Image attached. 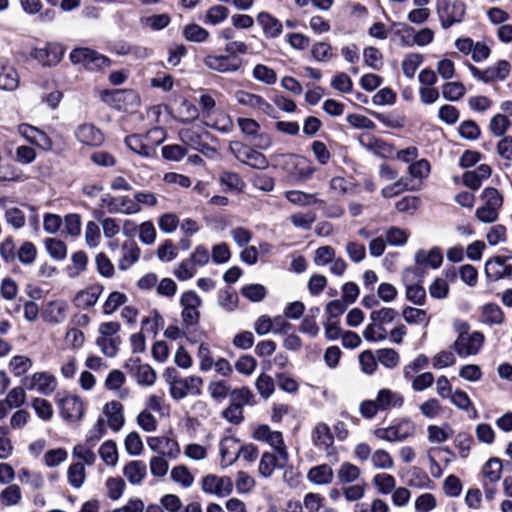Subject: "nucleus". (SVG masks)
<instances>
[{
  "label": "nucleus",
  "mask_w": 512,
  "mask_h": 512,
  "mask_svg": "<svg viewBox=\"0 0 512 512\" xmlns=\"http://www.w3.org/2000/svg\"><path fill=\"white\" fill-rule=\"evenodd\" d=\"M45 247L48 254L55 260H63L67 255L66 244L56 238L46 239Z\"/></svg>",
  "instance_id": "nucleus-59"
},
{
  "label": "nucleus",
  "mask_w": 512,
  "mask_h": 512,
  "mask_svg": "<svg viewBox=\"0 0 512 512\" xmlns=\"http://www.w3.org/2000/svg\"><path fill=\"white\" fill-rule=\"evenodd\" d=\"M485 275L490 281L512 278V255H496L485 263Z\"/></svg>",
  "instance_id": "nucleus-9"
},
{
  "label": "nucleus",
  "mask_w": 512,
  "mask_h": 512,
  "mask_svg": "<svg viewBox=\"0 0 512 512\" xmlns=\"http://www.w3.org/2000/svg\"><path fill=\"white\" fill-rule=\"evenodd\" d=\"M139 385L152 386L157 378L155 370L148 364L142 363L139 358L129 359L125 364Z\"/></svg>",
  "instance_id": "nucleus-17"
},
{
  "label": "nucleus",
  "mask_w": 512,
  "mask_h": 512,
  "mask_svg": "<svg viewBox=\"0 0 512 512\" xmlns=\"http://www.w3.org/2000/svg\"><path fill=\"white\" fill-rule=\"evenodd\" d=\"M466 6L462 1L448 2L441 0L438 4V13L443 28H449L455 23L462 21Z\"/></svg>",
  "instance_id": "nucleus-12"
},
{
  "label": "nucleus",
  "mask_w": 512,
  "mask_h": 512,
  "mask_svg": "<svg viewBox=\"0 0 512 512\" xmlns=\"http://www.w3.org/2000/svg\"><path fill=\"white\" fill-rule=\"evenodd\" d=\"M253 438L257 441L267 443L277 452L281 461L288 462L289 455L287 447L280 431H274L268 425L262 424L254 429Z\"/></svg>",
  "instance_id": "nucleus-6"
},
{
  "label": "nucleus",
  "mask_w": 512,
  "mask_h": 512,
  "mask_svg": "<svg viewBox=\"0 0 512 512\" xmlns=\"http://www.w3.org/2000/svg\"><path fill=\"white\" fill-rule=\"evenodd\" d=\"M163 141V132L155 128L148 131L145 135L133 134L125 138V143L129 149L142 157H152L155 149Z\"/></svg>",
  "instance_id": "nucleus-3"
},
{
  "label": "nucleus",
  "mask_w": 512,
  "mask_h": 512,
  "mask_svg": "<svg viewBox=\"0 0 512 512\" xmlns=\"http://www.w3.org/2000/svg\"><path fill=\"white\" fill-rule=\"evenodd\" d=\"M67 478L72 487L76 489L82 487L86 478L84 464L80 462L71 464L67 471Z\"/></svg>",
  "instance_id": "nucleus-48"
},
{
  "label": "nucleus",
  "mask_w": 512,
  "mask_h": 512,
  "mask_svg": "<svg viewBox=\"0 0 512 512\" xmlns=\"http://www.w3.org/2000/svg\"><path fill=\"white\" fill-rule=\"evenodd\" d=\"M385 324L378 321H371L363 331V337L369 342H380L388 338V331Z\"/></svg>",
  "instance_id": "nucleus-41"
},
{
  "label": "nucleus",
  "mask_w": 512,
  "mask_h": 512,
  "mask_svg": "<svg viewBox=\"0 0 512 512\" xmlns=\"http://www.w3.org/2000/svg\"><path fill=\"white\" fill-rule=\"evenodd\" d=\"M203 62L208 69L219 73L237 72L241 67V60L232 55L209 54Z\"/></svg>",
  "instance_id": "nucleus-14"
},
{
  "label": "nucleus",
  "mask_w": 512,
  "mask_h": 512,
  "mask_svg": "<svg viewBox=\"0 0 512 512\" xmlns=\"http://www.w3.org/2000/svg\"><path fill=\"white\" fill-rule=\"evenodd\" d=\"M373 483L381 494L391 493L396 486L395 478L392 475L386 473L375 475L373 478Z\"/></svg>",
  "instance_id": "nucleus-60"
},
{
  "label": "nucleus",
  "mask_w": 512,
  "mask_h": 512,
  "mask_svg": "<svg viewBox=\"0 0 512 512\" xmlns=\"http://www.w3.org/2000/svg\"><path fill=\"white\" fill-rule=\"evenodd\" d=\"M31 406L39 418L49 421L54 415L52 404L45 398L35 397L32 399Z\"/></svg>",
  "instance_id": "nucleus-49"
},
{
  "label": "nucleus",
  "mask_w": 512,
  "mask_h": 512,
  "mask_svg": "<svg viewBox=\"0 0 512 512\" xmlns=\"http://www.w3.org/2000/svg\"><path fill=\"white\" fill-rule=\"evenodd\" d=\"M104 287L101 284L90 285L76 293L73 303L77 308L89 309L96 305Z\"/></svg>",
  "instance_id": "nucleus-21"
},
{
  "label": "nucleus",
  "mask_w": 512,
  "mask_h": 512,
  "mask_svg": "<svg viewBox=\"0 0 512 512\" xmlns=\"http://www.w3.org/2000/svg\"><path fill=\"white\" fill-rule=\"evenodd\" d=\"M234 99L239 105L248 107L254 110H261L268 112L271 105L260 95L250 93L245 90H237L234 93Z\"/></svg>",
  "instance_id": "nucleus-25"
},
{
  "label": "nucleus",
  "mask_w": 512,
  "mask_h": 512,
  "mask_svg": "<svg viewBox=\"0 0 512 512\" xmlns=\"http://www.w3.org/2000/svg\"><path fill=\"white\" fill-rule=\"evenodd\" d=\"M365 488V481H360L357 483L342 486V493L347 501L354 502L363 498L365 494Z\"/></svg>",
  "instance_id": "nucleus-61"
},
{
  "label": "nucleus",
  "mask_w": 512,
  "mask_h": 512,
  "mask_svg": "<svg viewBox=\"0 0 512 512\" xmlns=\"http://www.w3.org/2000/svg\"><path fill=\"white\" fill-rule=\"evenodd\" d=\"M252 77L259 82H262L266 85H273L277 81L276 72L264 65V64H256L252 69Z\"/></svg>",
  "instance_id": "nucleus-47"
},
{
  "label": "nucleus",
  "mask_w": 512,
  "mask_h": 512,
  "mask_svg": "<svg viewBox=\"0 0 512 512\" xmlns=\"http://www.w3.org/2000/svg\"><path fill=\"white\" fill-rule=\"evenodd\" d=\"M481 321L489 325H500L504 321V313L495 303L485 304L481 308Z\"/></svg>",
  "instance_id": "nucleus-37"
},
{
  "label": "nucleus",
  "mask_w": 512,
  "mask_h": 512,
  "mask_svg": "<svg viewBox=\"0 0 512 512\" xmlns=\"http://www.w3.org/2000/svg\"><path fill=\"white\" fill-rule=\"evenodd\" d=\"M502 461L499 458H490L482 468L484 482L496 484L502 475Z\"/></svg>",
  "instance_id": "nucleus-38"
},
{
  "label": "nucleus",
  "mask_w": 512,
  "mask_h": 512,
  "mask_svg": "<svg viewBox=\"0 0 512 512\" xmlns=\"http://www.w3.org/2000/svg\"><path fill=\"white\" fill-rule=\"evenodd\" d=\"M147 474V466L143 461L132 460L123 467V475L132 485H140Z\"/></svg>",
  "instance_id": "nucleus-32"
},
{
  "label": "nucleus",
  "mask_w": 512,
  "mask_h": 512,
  "mask_svg": "<svg viewBox=\"0 0 512 512\" xmlns=\"http://www.w3.org/2000/svg\"><path fill=\"white\" fill-rule=\"evenodd\" d=\"M31 56L42 66H54L61 61L63 49L57 45H49L45 48H35L32 50Z\"/></svg>",
  "instance_id": "nucleus-23"
},
{
  "label": "nucleus",
  "mask_w": 512,
  "mask_h": 512,
  "mask_svg": "<svg viewBox=\"0 0 512 512\" xmlns=\"http://www.w3.org/2000/svg\"><path fill=\"white\" fill-rule=\"evenodd\" d=\"M334 471L326 463L311 467L307 472V480L315 485L325 486L332 483Z\"/></svg>",
  "instance_id": "nucleus-31"
},
{
  "label": "nucleus",
  "mask_w": 512,
  "mask_h": 512,
  "mask_svg": "<svg viewBox=\"0 0 512 512\" xmlns=\"http://www.w3.org/2000/svg\"><path fill=\"white\" fill-rule=\"evenodd\" d=\"M219 180L221 185L225 186L229 191L239 193L245 187L244 181L236 172L224 171L220 174Z\"/></svg>",
  "instance_id": "nucleus-45"
},
{
  "label": "nucleus",
  "mask_w": 512,
  "mask_h": 512,
  "mask_svg": "<svg viewBox=\"0 0 512 512\" xmlns=\"http://www.w3.org/2000/svg\"><path fill=\"white\" fill-rule=\"evenodd\" d=\"M60 414L69 422L79 421L84 413L83 402L76 396H66L58 400Z\"/></svg>",
  "instance_id": "nucleus-19"
},
{
  "label": "nucleus",
  "mask_w": 512,
  "mask_h": 512,
  "mask_svg": "<svg viewBox=\"0 0 512 512\" xmlns=\"http://www.w3.org/2000/svg\"><path fill=\"white\" fill-rule=\"evenodd\" d=\"M69 59L72 64L81 65L91 72L104 70L111 64L109 58L88 47L74 48L69 54Z\"/></svg>",
  "instance_id": "nucleus-4"
},
{
  "label": "nucleus",
  "mask_w": 512,
  "mask_h": 512,
  "mask_svg": "<svg viewBox=\"0 0 512 512\" xmlns=\"http://www.w3.org/2000/svg\"><path fill=\"white\" fill-rule=\"evenodd\" d=\"M415 433V426L409 420H403L396 425L385 428H377L374 435L383 441L401 442Z\"/></svg>",
  "instance_id": "nucleus-10"
},
{
  "label": "nucleus",
  "mask_w": 512,
  "mask_h": 512,
  "mask_svg": "<svg viewBox=\"0 0 512 512\" xmlns=\"http://www.w3.org/2000/svg\"><path fill=\"white\" fill-rule=\"evenodd\" d=\"M141 249L134 241L124 242L121 246V257L118 262L120 270L125 271L133 266L140 258Z\"/></svg>",
  "instance_id": "nucleus-30"
},
{
  "label": "nucleus",
  "mask_w": 512,
  "mask_h": 512,
  "mask_svg": "<svg viewBox=\"0 0 512 512\" xmlns=\"http://www.w3.org/2000/svg\"><path fill=\"white\" fill-rule=\"evenodd\" d=\"M367 148L375 155L383 158H393L395 149L390 144L382 141L381 139L371 138L367 144Z\"/></svg>",
  "instance_id": "nucleus-55"
},
{
  "label": "nucleus",
  "mask_w": 512,
  "mask_h": 512,
  "mask_svg": "<svg viewBox=\"0 0 512 512\" xmlns=\"http://www.w3.org/2000/svg\"><path fill=\"white\" fill-rule=\"evenodd\" d=\"M126 301V294L119 291L110 293L103 304V313L106 315L114 313L120 306L124 305Z\"/></svg>",
  "instance_id": "nucleus-57"
},
{
  "label": "nucleus",
  "mask_w": 512,
  "mask_h": 512,
  "mask_svg": "<svg viewBox=\"0 0 512 512\" xmlns=\"http://www.w3.org/2000/svg\"><path fill=\"white\" fill-rule=\"evenodd\" d=\"M164 376L169 385L170 395L176 401L188 395L201 394L203 380L198 376L178 377L174 369H167Z\"/></svg>",
  "instance_id": "nucleus-2"
},
{
  "label": "nucleus",
  "mask_w": 512,
  "mask_h": 512,
  "mask_svg": "<svg viewBox=\"0 0 512 512\" xmlns=\"http://www.w3.org/2000/svg\"><path fill=\"white\" fill-rule=\"evenodd\" d=\"M170 476L174 482L181 484L184 488L192 486L194 482L193 475L184 465L173 467Z\"/></svg>",
  "instance_id": "nucleus-56"
},
{
  "label": "nucleus",
  "mask_w": 512,
  "mask_h": 512,
  "mask_svg": "<svg viewBox=\"0 0 512 512\" xmlns=\"http://www.w3.org/2000/svg\"><path fill=\"white\" fill-rule=\"evenodd\" d=\"M402 317L407 324L410 325H425L427 326L430 321V317L427 312L423 309L406 306L402 310Z\"/></svg>",
  "instance_id": "nucleus-39"
},
{
  "label": "nucleus",
  "mask_w": 512,
  "mask_h": 512,
  "mask_svg": "<svg viewBox=\"0 0 512 512\" xmlns=\"http://www.w3.org/2000/svg\"><path fill=\"white\" fill-rule=\"evenodd\" d=\"M466 92L461 82H447L442 86V96L449 101H458Z\"/></svg>",
  "instance_id": "nucleus-52"
},
{
  "label": "nucleus",
  "mask_w": 512,
  "mask_h": 512,
  "mask_svg": "<svg viewBox=\"0 0 512 512\" xmlns=\"http://www.w3.org/2000/svg\"><path fill=\"white\" fill-rule=\"evenodd\" d=\"M219 451L222 467H229L240 457V441L232 436L223 437L219 443Z\"/></svg>",
  "instance_id": "nucleus-20"
},
{
  "label": "nucleus",
  "mask_w": 512,
  "mask_h": 512,
  "mask_svg": "<svg viewBox=\"0 0 512 512\" xmlns=\"http://www.w3.org/2000/svg\"><path fill=\"white\" fill-rule=\"evenodd\" d=\"M19 85V76L15 69L4 68L0 72V89L13 91Z\"/></svg>",
  "instance_id": "nucleus-54"
},
{
  "label": "nucleus",
  "mask_w": 512,
  "mask_h": 512,
  "mask_svg": "<svg viewBox=\"0 0 512 512\" xmlns=\"http://www.w3.org/2000/svg\"><path fill=\"white\" fill-rule=\"evenodd\" d=\"M21 384L29 391L36 390L41 395L49 396L56 391L58 381L52 373L39 371L24 377Z\"/></svg>",
  "instance_id": "nucleus-7"
},
{
  "label": "nucleus",
  "mask_w": 512,
  "mask_h": 512,
  "mask_svg": "<svg viewBox=\"0 0 512 512\" xmlns=\"http://www.w3.org/2000/svg\"><path fill=\"white\" fill-rule=\"evenodd\" d=\"M285 165L288 172L299 181L309 180L316 171L311 160L297 154L287 155Z\"/></svg>",
  "instance_id": "nucleus-11"
},
{
  "label": "nucleus",
  "mask_w": 512,
  "mask_h": 512,
  "mask_svg": "<svg viewBox=\"0 0 512 512\" xmlns=\"http://www.w3.org/2000/svg\"><path fill=\"white\" fill-rule=\"evenodd\" d=\"M181 319L185 327L198 324L200 320L201 298L194 291H186L180 297Z\"/></svg>",
  "instance_id": "nucleus-8"
},
{
  "label": "nucleus",
  "mask_w": 512,
  "mask_h": 512,
  "mask_svg": "<svg viewBox=\"0 0 512 512\" xmlns=\"http://www.w3.org/2000/svg\"><path fill=\"white\" fill-rule=\"evenodd\" d=\"M101 459L109 466H115L118 462V451L115 442L108 440L99 448Z\"/></svg>",
  "instance_id": "nucleus-58"
},
{
  "label": "nucleus",
  "mask_w": 512,
  "mask_h": 512,
  "mask_svg": "<svg viewBox=\"0 0 512 512\" xmlns=\"http://www.w3.org/2000/svg\"><path fill=\"white\" fill-rule=\"evenodd\" d=\"M21 500L22 491L17 484H10L0 492V502L5 507L16 506Z\"/></svg>",
  "instance_id": "nucleus-43"
},
{
  "label": "nucleus",
  "mask_w": 512,
  "mask_h": 512,
  "mask_svg": "<svg viewBox=\"0 0 512 512\" xmlns=\"http://www.w3.org/2000/svg\"><path fill=\"white\" fill-rule=\"evenodd\" d=\"M105 487L107 490V496L111 500H118L124 493L126 484L120 477H109L105 481Z\"/></svg>",
  "instance_id": "nucleus-53"
},
{
  "label": "nucleus",
  "mask_w": 512,
  "mask_h": 512,
  "mask_svg": "<svg viewBox=\"0 0 512 512\" xmlns=\"http://www.w3.org/2000/svg\"><path fill=\"white\" fill-rule=\"evenodd\" d=\"M26 179V175L15 166L6 165L0 168V185L6 182H22Z\"/></svg>",
  "instance_id": "nucleus-51"
},
{
  "label": "nucleus",
  "mask_w": 512,
  "mask_h": 512,
  "mask_svg": "<svg viewBox=\"0 0 512 512\" xmlns=\"http://www.w3.org/2000/svg\"><path fill=\"white\" fill-rule=\"evenodd\" d=\"M256 20L266 38H277L283 32L281 21L268 12L258 13Z\"/></svg>",
  "instance_id": "nucleus-24"
},
{
  "label": "nucleus",
  "mask_w": 512,
  "mask_h": 512,
  "mask_svg": "<svg viewBox=\"0 0 512 512\" xmlns=\"http://www.w3.org/2000/svg\"><path fill=\"white\" fill-rule=\"evenodd\" d=\"M238 149H234L231 146V151L234 156L242 163L255 168V169H266L269 166V162L264 154L254 149H251L240 143H235Z\"/></svg>",
  "instance_id": "nucleus-15"
},
{
  "label": "nucleus",
  "mask_w": 512,
  "mask_h": 512,
  "mask_svg": "<svg viewBox=\"0 0 512 512\" xmlns=\"http://www.w3.org/2000/svg\"><path fill=\"white\" fill-rule=\"evenodd\" d=\"M33 366L32 360L24 355L13 356L9 363L8 369L15 377L25 375Z\"/></svg>",
  "instance_id": "nucleus-42"
},
{
  "label": "nucleus",
  "mask_w": 512,
  "mask_h": 512,
  "mask_svg": "<svg viewBox=\"0 0 512 512\" xmlns=\"http://www.w3.org/2000/svg\"><path fill=\"white\" fill-rule=\"evenodd\" d=\"M361 474V469L357 465L348 461L341 463L336 471L337 481L341 486L364 481L361 478Z\"/></svg>",
  "instance_id": "nucleus-29"
},
{
  "label": "nucleus",
  "mask_w": 512,
  "mask_h": 512,
  "mask_svg": "<svg viewBox=\"0 0 512 512\" xmlns=\"http://www.w3.org/2000/svg\"><path fill=\"white\" fill-rule=\"evenodd\" d=\"M205 124L222 133H229L233 130L234 124L231 117L224 111L217 110L211 114V118H204Z\"/></svg>",
  "instance_id": "nucleus-34"
},
{
  "label": "nucleus",
  "mask_w": 512,
  "mask_h": 512,
  "mask_svg": "<svg viewBox=\"0 0 512 512\" xmlns=\"http://www.w3.org/2000/svg\"><path fill=\"white\" fill-rule=\"evenodd\" d=\"M359 363L363 373L367 375L373 374L378 367L376 353L374 354L371 350L361 352L359 355Z\"/></svg>",
  "instance_id": "nucleus-63"
},
{
  "label": "nucleus",
  "mask_w": 512,
  "mask_h": 512,
  "mask_svg": "<svg viewBox=\"0 0 512 512\" xmlns=\"http://www.w3.org/2000/svg\"><path fill=\"white\" fill-rule=\"evenodd\" d=\"M453 433L454 431L448 423L441 426L429 425L427 427V438L429 442L434 444L444 443L453 436Z\"/></svg>",
  "instance_id": "nucleus-36"
},
{
  "label": "nucleus",
  "mask_w": 512,
  "mask_h": 512,
  "mask_svg": "<svg viewBox=\"0 0 512 512\" xmlns=\"http://www.w3.org/2000/svg\"><path fill=\"white\" fill-rule=\"evenodd\" d=\"M404 404L401 393L389 388H382L377 392L375 399L364 400L359 406L360 414L366 419H372L378 412L399 409Z\"/></svg>",
  "instance_id": "nucleus-1"
},
{
  "label": "nucleus",
  "mask_w": 512,
  "mask_h": 512,
  "mask_svg": "<svg viewBox=\"0 0 512 512\" xmlns=\"http://www.w3.org/2000/svg\"><path fill=\"white\" fill-rule=\"evenodd\" d=\"M378 363L387 369H394L400 363L399 353L392 348H382L376 351Z\"/></svg>",
  "instance_id": "nucleus-46"
},
{
  "label": "nucleus",
  "mask_w": 512,
  "mask_h": 512,
  "mask_svg": "<svg viewBox=\"0 0 512 512\" xmlns=\"http://www.w3.org/2000/svg\"><path fill=\"white\" fill-rule=\"evenodd\" d=\"M202 490L208 494L225 497L233 491V482L230 477L210 474L202 479Z\"/></svg>",
  "instance_id": "nucleus-16"
},
{
  "label": "nucleus",
  "mask_w": 512,
  "mask_h": 512,
  "mask_svg": "<svg viewBox=\"0 0 512 512\" xmlns=\"http://www.w3.org/2000/svg\"><path fill=\"white\" fill-rule=\"evenodd\" d=\"M484 340V335L481 332L474 331L470 335L456 338L453 348L460 357L476 355L482 349Z\"/></svg>",
  "instance_id": "nucleus-13"
},
{
  "label": "nucleus",
  "mask_w": 512,
  "mask_h": 512,
  "mask_svg": "<svg viewBox=\"0 0 512 512\" xmlns=\"http://www.w3.org/2000/svg\"><path fill=\"white\" fill-rule=\"evenodd\" d=\"M18 130L22 137L43 150H50L53 146L51 138L34 126L21 124Z\"/></svg>",
  "instance_id": "nucleus-22"
},
{
  "label": "nucleus",
  "mask_w": 512,
  "mask_h": 512,
  "mask_svg": "<svg viewBox=\"0 0 512 512\" xmlns=\"http://www.w3.org/2000/svg\"><path fill=\"white\" fill-rule=\"evenodd\" d=\"M443 255L438 247H433L429 251L418 250L415 253V262L422 266H428L436 269L441 266Z\"/></svg>",
  "instance_id": "nucleus-33"
},
{
  "label": "nucleus",
  "mask_w": 512,
  "mask_h": 512,
  "mask_svg": "<svg viewBox=\"0 0 512 512\" xmlns=\"http://www.w3.org/2000/svg\"><path fill=\"white\" fill-rule=\"evenodd\" d=\"M88 257L85 252L77 251L71 256V264L67 267V274L75 278L87 269Z\"/></svg>",
  "instance_id": "nucleus-44"
},
{
  "label": "nucleus",
  "mask_w": 512,
  "mask_h": 512,
  "mask_svg": "<svg viewBox=\"0 0 512 512\" xmlns=\"http://www.w3.org/2000/svg\"><path fill=\"white\" fill-rule=\"evenodd\" d=\"M68 305L63 300H55L46 304L43 310V319L50 324H60L67 317Z\"/></svg>",
  "instance_id": "nucleus-28"
},
{
  "label": "nucleus",
  "mask_w": 512,
  "mask_h": 512,
  "mask_svg": "<svg viewBox=\"0 0 512 512\" xmlns=\"http://www.w3.org/2000/svg\"><path fill=\"white\" fill-rule=\"evenodd\" d=\"M103 414L107 418L106 425L113 431H119L125 422L123 405L118 401L107 402L103 407Z\"/></svg>",
  "instance_id": "nucleus-26"
},
{
  "label": "nucleus",
  "mask_w": 512,
  "mask_h": 512,
  "mask_svg": "<svg viewBox=\"0 0 512 512\" xmlns=\"http://www.w3.org/2000/svg\"><path fill=\"white\" fill-rule=\"evenodd\" d=\"M422 62L423 56L419 53H410L406 55L402 62L403 74L409 79L413 78Z\"/></svg>",
  "instance_id": "nucleus-50"
},
{
  "label": "nucleus",
  "mask_w": 512,
  "mask_h": 512,
  "mask_svg": "<svg viewBox=\"0 0 512 512\" xmlns=\"http://www.w3.org/2000/svg\"><path fill=\"white\" fill-rule=\"evenodd\" d=\"M102 201L111 214L133 215L141 211L138 203L128 196L107 197Z\"/></svg>",
  "instance_id": "nucleus-18"
},
{
  "label": "nucleus",
  "mask_w": 512,
  "mask_h": 512,
  "mask_svg": "<svg viewBox=\"0 0 512 512\" xmlns=\"http://www.w3.org/2000/svg\"><path fill=\"white\" fill-rule=\"evenodd\" d=\"M79 142L88 146H99L104 141L102 132L92 124H82L75 130Z\"/></svg>",
  "instance_id": "nucleus-27"
},
{
  "label": "nucleus",
  "mask_w": 512,
  "mask_h": 512,
  "mask_svg": "<svg viewBox=\"0 0 512 512\" xmlns=\"http://www.w3.org/2000/svg\"><path fill=\"white\" fill-rule=\"evenodd\" d=\"M256 389L258 393L263 397L264 399L269 398L275 390V384L269 375L262 373L258 376L255 382Z\"/></svg>",
  "instance_id": "nucleus-64"
},
{
  "label": "nucleus",
  "mask_w": 512,
  "mask_h": 512,
  "mask_svg": "<svg viewBox=\"0 0 512 512\" xmlns=\"http://www.w3.org/2000/svg\"><path fill=\"white\" fill-rule=\"evenodd\" d=\"M312 438L315 445L325 449L329 448L334 442L330 427L325 423H318L314 427Z\"/></svg>",
  "instance_id": "nucleus-40"
},
{
  "label": "nucleus",
  "mask_w": 512,
  "mask_h": 512,
  "mask_svg": "<svg viewBox=\"0 0 512 512\" xmlns=\"http://www.w3.org/2000/svg\"><path fill=\"white\" fill-rule=\"evenodd\" d=\"M287 462H283L279 459V455H274L269 452L262 454L258 471L262 477H270L276 468H282Z\"/></svg>",
  "instance_id": "nucleus-35"
},
{
  "label": "nucleus",
  "mask_w": 512,
  "mask_h": 512,
  "mask_svg": "<svg viewBox=\"0 0 512 512\" xmlns=\"http://www.w3.org/2000/svg\"><path fill=\"white\" fill-rule=\"evenodd\" d=\"M511 125V121L504 114H496L489 124L491 133L497 137L503 136Z\"/></svg>",
  "instance_id": "nucleus-62"
},
{
  "label": "nucleus",
  "mask_w": 512,
  "mask_h": 512,
  "mask_svg": "<svg viewBox=\"0 0 512 512\" xmlns=\"http://www.w3.org/2000/svg\"><path fill=\"white\" fill-rule=\"evenodd\" d=\"M484 204L477 208L475 215L480 222L492 223L498 219L499 209L503 204V197L497 189L487 187L482 192Z\"/></svg>",
  "instance_id": "nucleus-5"
}]
</instances>
